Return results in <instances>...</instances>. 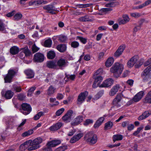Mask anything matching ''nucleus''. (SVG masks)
<instances>
[{"mask_svg": "<svg viewBox=\"0 0 151 151\" xmlns=\"http://www.w3.org/2000/svg\"><path fill=\"white\" fill-rule=\"evenodd\" d=\"M123 69V65L117 63H115L111 68L110 70L111 72L114 73V76L117 78L121 74Z\"/></svg>", "mask_w": 151, "mask_h": 151, "instance_id": "f257e3e1", "label": "nucleus"}, {"mask_svg": "<svg viewBox=\"0 0 151 151\" xmlns=\"http://www.w3.org/2000/svg\"><path fill=\"white\" fill-rule=\"evenodd\" d=\"M84 139L87 142L91 145L95 144L97 140L96 135L92 132L86 134L84 137Z\"/></svg>", "mask_w": 151, "mask_h": 151, "instance_id": "f03ea898", "label": "nucleus"}, {"mask_svg": "<svg viewBox=\"0 0 151 151\" xmlns=\"http://www.w3.org/2000/svg\"><path fill=\"white\" fill-rule=\"evenodd\" d=\"M61 143L59 140H55L49 142L47 144V147L43 148L44 151H51V147H55Z\"/></svg>", "mask_w": 151, "mask_h": 151, "instance_id": "7ed1b4c3", "label": "nucleus"}, {"mask_svg": "<svg viewBox=\"0 0 151 151\" xmlns=\"http://www.w3.org/2000/svg\"><path fill=\"white\" fill-rule=\"evenodd\" d=\"M16 73V72L13 70H9L7 74L4 76V80L5 83H10Z\"/></svg>", "mask_w": 151, "mask_h": 151, "instance_id": "20e7f679", "label": "nucleus"}, {"mask_svg": "<svg viewBox=\"0 0 151 151\" xmlns=\"http://www.w3.org/2000/svg\"><path fill=\"white\" fill-rule=\"evenodd\" d=\"M32 140H29L21 145L19 147V149L21 150H27L28 151H32L34 150V149H32Z\"/></svg>", "mask_w": 151, "mask_h": 151, "instance_id": "39448f33", "label": "nucleus"}, {"mask_svg": "<svg viewBox=\"0 0 151 151\" xmlns=\"http://www.w3.org/2000/svg\"><path fill=\"white\" fill-rule=\"evenodd\" d=\"M43 139L40 137H38L33 140L32 141V145L31 147L32 149H37L40 147V144L42 142Z\"/></svg>", "mask_w": 151, "mask_h": 151, "instance_id": "423d86ee", "label": "nucleus"}, {"mask_svg": "<svg viewBox=\"0 0 151 151\" xmlns=\"http://www.w3.org/2000/svg\"><path fill=\"white\" fill-rule=\"evenodd\" d=\"M43 139L40 137H38L33 140L32 141V145L31 147L32 149H37L40 147V144L42 142Z\"/></svg>", "mask_w": 151, "mask_h": 151, "instance_id": "0eeeda50", "label": "nucleus"}, {"mask_svg": "<svg viewBox=\"0 0 151 151\" xmlns=\"http://www.w3.org/2000/svg\"><path fill=\"white\" fill-rule=\"evenodd\" d=\"M94 78L95 79V81L92 85L93 88H96L98 86H99L100 87H104V82H102V84L100 85V84L103 80V78L102 77L98 76L96 78H95L94 76Z\"/></svg>", "mask_w": 151, "mask_h": 151, "instance_id": "6e6552de", "label": "nucleus"}, {"mask_svg": "<svg viewBox=\"0 0 151 151\" xmlns=\"http://www.w3.org/2000/svg\"><path fill=\"white\" fill-rule=\"evenodd\" d=\"M44 59V56L43 54L40 52L35 54L34 56L33 60L35 62H42Z\"/></svg>", "mask_w": 151, "mask_h": 151, "instance_id": "1a4fd4ad", "label": "nucleus"}, {"mask_svg": "<svg viewBox=\"0 0 151 151\" xmlns=\"http://www.w3.org/2000/svg\"><path fill=\"white\" fill-rule=\"evenodd\" d=\"M73 113L72 110L68 111L62 118L63 121L66 123L70 122L71 120V116Z\"/></svg>", "mask_w": 151, "mask_h": 151, "instance_id": "9d476101", "label": "nucleus"}, {"mask_svg": "<svg viewBox=\"0 0 151 151\" xmlns=\"http://www.w3.org/2000/svg\"><path fill=\"white\" fill-rule=\"evenodd\" d=\"M122 98L120 95H117L112 102L113 107H116L117 108L120 107V102Z\"/></svg>", "mask_w": 151, "mask_h": 151, "instance_id": "9b49d317", "label": "nucleus"}, {"mask_svg": "<svg viewBox=\"0 0 151 151\" xmlns=\"http://www.w3.org/2000/svg\"><path fill=\"white\" fill-rule=\"evenodd\" d=\"M138 59L139 58L137 56L132 57L127 62V66L129 68L132 67L134 64H136Z\"/></svg>", "mask_w": 151, "mask_h": 151, "instance_id": "f8f14e48", "label": "nucleus"}, {"mask_svg": "<svg viewBox=\"0 0 151 151\" xmlns=\"http://www.w3.org/2000/svg\"><path fill=\"white\" fill-rule=\"evenodd\" d=\"M120 88L121 87L119 84H117L114 86L110 91L109 95L110 96H114Z\"/></svg>", "mask_w": 151, "mask_h": 151, "instance_id": "ddd939ff", "label": "nucleus"}, {"mask_svg": "<svg viewBox=\"0 0 151 151\" xmlns=\"http://www.w3.org/2000/svg\"><path fill=\"white\" fill-rule=\"evenodd\" d=\"M88 92L87 91H85L81 93L78 96V102L81 104L83 102L88 95Z\"/></svg>", "mask_w": 151, "mask_h": 151, "instance_id": "4468645a", "label": "nucleus"}, {"mask_svg": "<svg viewBox=\"0 0 151 151\" xmlns=\"http://www.w3.org/2000/svg\"><path fill=\"white\" fill-rule=\"evenodd\" d=\"M144 95V92L141 91L137 93L133 98L135 102L139 101Z\"/></svg>", "mask_w": 151, "mask_h": 151, "instance_id": "2eb2a0df", "label": "nucleus"}, {"mask_svg": "<svg viewBox=\"0 0 151 151\" xmlns=\"http://www.w3.org/2000/svg\"><path fill=\"white\" fill-rule=\"evenodd\" d=\"M125 48V46L124 45H121L119 47L118 49L114 53V56L116 57H117L121 55Z\"/></svg>", "mask_w": 151, "mask_h": 151, "instance_id": "dca6fc26", "label": "nucleus"}, {"mask_svg": "<svg viewBox=\"0 0 151 151\" xmlns=\"http://www.w3.org/2000/svg\"><path fill=\"white\" fill-rule=\"evenodd\" d=\"M57 67L58 66L60 68L65 67L67 65V61L64 59L61 58L57 62Z\"/></svg>", "mask_w": 151, "mask_h": 151, "instance_id": "f3484780", "label": "nucleus"}, {"mask_svg": "<svg viewBox=\"0 0 151 151\" xmlns=\"http://www.w3.org/2000/svg\"><path fill=\"white\" fill-rule=\"evenodd\" d=\"M83 134L82 133H79L77 135H74L70 139V142L71 143H74L78 141L82 137Z\"/></svg>", "mask_w": 151, "mask_h": 151, "instance_id": "a211bd4d", "label": "nucleus"}, {"mask_svg": "<svg viewBox=\"0 0 151 151\" xmlns=\"http://www.w3.org/2000/svg\"><path fill=\"white\" fill-rule=\"evenodd\" d=\"M151 71V65L147 67L142 72V73L141 76H145L148 77V78H150L149 76V75L151 74V73H150Z\"/></svg>", "mask_w": 151, "mask_h": 151, "instance_id": "6ab92c4d", "label": "nucleus"}, {"mask_svg": "<svg viewBox=\"0 0 151 151\" xmlns=\"http://www.w3.org/2000/svg\"><path fill=\"white\" fill-rule=\"evenodd\" d=\"M24 54L25 56H28L31 54V52L27 47L24 48L22 49V51L19 54V56L21 58H23V56L22 55Z\"/></svg>", "mask_w": 151, "mask_h": 151, "instance_id": "aec40b11", "label": "nucleus"}, {"mask_svg": "<svg viewBox=\"0 0 151 151\" xmlns=\"http://www.w3.org/2000/svg\"><path fill=\"white\" fill-rule=\"evenodd\" d=\"M62 123L59 122L51 126L50 128V130L52 131H55L59 129L62 126Z\"/></svg>", "mask_w": 151, "mask_h": 151, "instance_id": "412c9836", "label": "nucleus"}, {"mask_svg": "<svg viewBox=\"0 0 151 151\" xmlns=\"http://www.w3.org/2000/svg\"><path fill=\"white\" fill-rule=\"evenodd\" d=\"M145 104H151V91H150L143 100Z\"/></svg>", "mask_w": 151, "mask_h": 151, "instance_id": "4be33fe9", "label": "nucleus"}, {"mask_svg": "<svg viewBox=\"0 0 151 151\" xmlns=\"http://www.w3.org/2000/svg\"><path fill=\"white\" fill-rule=\"evenodd\" d=\"M56 91V88L52 85L50 86L47 90V95L49 96H51L54 94Z\"/></svg>", "mask_w": 151, "mask_h": 151, "instance_id": "5701e85b", "label": "nucleus"}, {"mask_svg": "<svg viewBox=\"0 0 151 151\" xmlns=\"http://www.w3.org/2000/svg\"><path fill=\"white\" fill-rule=\"evenodd\" d=\"M44 9L46 10L48 12H50L52 14H55V12L53 10V6L52 5H48L43 7Z\"/></svg>", "mask_w": 151, "mask_h": 151, "instance_id": "b1692460", "label": "nucleus"}, {"mask_svg": "<svg viewBox=\"0 0 151 151\" xmlns=\"http://www.w3.org/2000/svg\"><path fill=\"white\" fill-rule=\"evenodd\" d=\"M83 119V118L82 116H78L74 119V122L72 124L74 125H77L81 122Z\"/></svg>", "mask_w": 151, "mask_h": 151, "instance_id": "393cba45", "label": "nucleus"}, {"mask_svg": "<svg viewBox=\"0 0 151 151\" xmlns=\"http://www.w3.org/2000/svg\"><path fill=\"white\" fill-rule=\"evenodd\" d=\"M56 48L60 52H63L66 50L67 47L65 44H60L57 46Z\"/></svg>", "mask_w": 151, "mask_h": 151, "instance_id": "a878e982", "label": "nucleus"}, {"mask_svg": "<svg viewBox=\"0 0 151 151\" xmlns=\"http://www.w3.org/2000/svg\"><path fill=\"white\" fill-rule=\"evenodd\" d=\"M14 93L11 90H8L5 92L4 97L7 99H10L13 96Z\"/></svg>", "mask_w": 151, "mask_h": 151, "instance_id": "bb28decb", "label": "nucleus"}, {"mask_svg": "<svg viewBox=\"0 0 151 151\" xmlns=\"http://www.w3.org/2000/svg\"><path fill=\"white\" fill-rule=\"evenodd\" d=\"M24 73L27 76V78H32L34 76V73L31 70H26L24 71Z\"/></svg>", "mask_w": 151, "mask_h": 151, "instance_id": "cd10ccee", "label": "nucleus"}, {"mask_svg": "<svg viewBox=\"0 0 151 151\" xmlns=\"http://www.w3.org/2000/svg\"><path fill=\"white\" fill-rule=\"evenodd\" d=\"M113 80L111 78H109L104 81V87H108L112 85L113 83Z\"/></svg>", "mask_w": 151, "mask_h": 151, "instance_id": "c85d7f7f", "label": "nucleus"}, {"mask_svg": "<svg viewBox=\"0 0 151 151\" xmlns=\"http://www.w3.org/2000/svg\"><path fill=\"white\" fill-rule=\"evenodd\" d=\"M19 52L18 47L16 46H14L10 49V52L12 55H16Z\"/></svg>", "mask_w": 151, "mask_h": 151, "instance_id": "c756f323", "label": "nucleus"}, {"mask_svg": "<svg viewBox=\"0 0 151 151\" xmlns=\"http://www.w3.org/2000/svg\"><path fill=\"white\" fill-rule=\"evenodd\" d=\"M47 67L51 68H57V65L55 62L50 61L47 63Z\"/></svg>", "mask_w": 151, "mask_h": 151, "instance_id": "7c9ffc66", "label": "nucleus"}, {"mask_svg": "<svg viewBox=\"0 0 151 151\" xmlns=\"http://www.w3.org/2000/svg\"><path fill=\"white\" fill-rule=\"evenodd\" d=\"M104 121V117H101L97 120L94 125V127L95 128H98L103 123Z\"/></svg>", "mask_w": 151, "mask_h": 151, "instance_id": "2f4dec72", "label": "nucleus"}, {"mask_svg": "<svg viewBox=\"0 0 151 151\" xmlns=\"http://www.w3.org/2000/svg\"><path fill=\"white\" fill-rule=\"evenodd\" d=\"M114 62V59L112 57H110L108 58L105 62V65L107 67H110L113 64Z\"/></svg>", "mask_w": 151, "mask_h": 151, "instance_id": "473e14b6", "label": "nucleus"}, {"mask_svg": "<svg viewBox=\"0 0 151 151\" xmlns=\"http://www.w3.org/2000/svg\"><path fill=\"white\" fill-rule=\"evenodd\" d=\"M22 107V109L24 110L31 111L32 109L30 105L27 103H23Z\"/></svg>", "mask_w": 151, "mask_h": 151, "instance_id": "72a5a7b5", "label": "nucleus"}, {"mask_svg": "<svg viewBox=\"0 0 151 151\" xmlns=\"http://www.w3.org/2000/svg\"><path fill=\"white\" fill-rule=\"evenodd\" d=\"M123 136L121 134H117L114 135L113 136V140L114 142L116 141L122 140L123 139Z\"/></svg>", "mask_w": 151, "mask_h": 151, "instance_id": "f704fd0d", "label": "nucleus"}, {"mask_svg": "<svg viewBox=\"0 0 151 151\" xmlns=\"http://www.w3.org/2000/svg\"><path fill=\"white\" fill-rule=\"evenodd\" d=\"M55 56V54L54 51L50 50L48 52L47 57L49 59H53Z\"/></svg>", "mask_w": 151, "mask_h": 151, "instance_id": "c9c22d12", "label": "nucleus"}, {"mask_svg": "<svg viewBox=\"0 0 151 151\" xmlns=\"http://www.w3.org/2000/svg\"><path fill=\"white\" fill-rule=\"evenodd\" d=\"M33 130L32 129H30L27 131L25 132L22 134V137H26L29 136L32 134L33 133Z\"/></svg>", "mask_w": 151, "mask_h": 151, "instance_id": "e433bc0d", "label": "nucleus"}, {"mask_svg": "<svg viewBox=\"0 0 151 151\" xmlns=\"http://www.w3.org/2000/svg\"><path fill=\"white\" fill-rule=\"evenodd\" d=\"M113 124L112 122L109 121L106 123L104 126V130H107L111 129L112 127Z\"/></svg>", "mask_w": 151, "mask_h": 151, "instance_id": "4c0bfd02", "label": "nucleus"}, {"mask_svg": "<svg viewBox=\"0 0 151 151\" xmlns=\"http://www.w3.org/2000/svg\"><path fill=\"white\" fill-rule=\"evenodd\" d=\"M35 5L38 6L41 4H46L48 3L47 1L44 0H35Z\"/></svg>", "mask_w": 151, "mask_h": 151, "instance_id": "58836bf2", "label": "nucleus"}, {"mask_svg": "<svg viewBox=\"0 0 151 151\" xmlns=\"http://www.w3.org/2000/svg\"><path fill=\"white\" fill-rule=\"evenodd\" d=\"M12 89L14 91L16 92H19L21 91L22 89L21 88L18 86L14 85L12 86Z\"/></svg>", "mask_w": 151, "mask_h": 151, "instance_id": "ea45409f", "label": "nucleus"}, {"mask_svg": "<svg viewBox=\"0 0 151 151\" xmlns=\"http://www.w3.org/2000/svg\"><path fill=\"white\" fill-rule=\"evenodd\" d=\"M52 43V41L51 39H49L45 41L44 43L45 47H51Z\"/></svg>", "mask_w": 151, "mask_h": 151, "instance_id": "a19ab883", "label": "nucleus"}, {"mask_svg": "<svg viewBox=\"0 0 151 151\" xmlns=\"http://www.w3.org/2000/svg\"><path fill=\"white\" fill-rule=\"evenodd\" d=\"M44 115V113L42 111H40L38 112L33 117L34 120H37L41 116Z\"/></svg>", "mask_w": 151, "mask_h": 151, "instance_id": "79ce46f5", "label": "nucleus"}, {"mask_svg": "<svg viewBox=\"0 0 151 151\" xmlns=\"http://www.w3.org/2000/svg\"><path fill=\"white\" fill-rule=\"evenodd\" d=\"M89 19V17L87 15H86L84 17L79 18L78 20L81 22H86L88 21Z\"/></svg>", "mask_w": 151, "mask_h": 151, "instance_id": "37998d69", "label": "nucleus"}, {"mask_svg": "<svg viewBox=\"0 0 151 151\" xmlns=\"http://www.w3.org/2000/svg\"><path fill=\"white\" fill-rule=\"evenodd\" d=\"M77 39L79 40L83 44H86L87 42V39L81 37L77 36Z\"/></svg>", "mask_w": 151, "mask_h": 151, "instance_id": "c03bdc74", "label": "nucleus"}, {"mask_svg": "<svg viewBox=\"0 0 151 151\" xmlns=\"http://www.w3.org/2000/svg\"><path fill=\"white\" fill-rule=\"evenodd\" d=\"M65 111V109L64 108H62L56 111L55 113L56 116H59L61 115L62 113Z\"/></svg>", "mask_w": 151, "mask_h": 151, "instance_id": "a18cd8bd", "label": "nucleus"}, {"mask_svg": "<svg viewBox=\"0 0 151 151\" xmlns=\"http://www.w3.org/2000/svg\"><path fill=\"white\" fill-rule=\"evenodd\" d=\"M79 45V43L77 41L72 42L71 44V46L74 48H76L78 47Z\"/></svg>", "mask_w": 151, "mask_h": 151, "instance_id": "49530a36", "label": "nucleus"}, {"mask_svg": "<svg viewBox=\"0 0 151 151\" xmlns=\"http://www.w3.org/2000/svg\"><path fill=\"white\" fill-rule=\"evenodd\" d=\"M67 149V147L66 146H60L56 149L55 151H64Z\"/></svg>", "mask_w": 151, "mask_h": 151, "instance_id": "de8ad7c7", "label": "nucleus"}, {"mask_svg": "<svg viewBox=\"0 0 151 151\" xmlns=\"http://www.w3.org/2000/svg\"><path fill=\"white\" fill-rule=\"evenodd\" d=\"M22 17V14L20 13H18L14 15V19L15 20H18L21 19Z\"/></svg>", "mask_w": 151, "mask_h": 151, "instance_id": "09e8293b", "label": "nucleus"}, {"mask_svg": "<svg viewBox=\"0 0 151 151\" xmlns=\"http://www.w3.org/2000/svg\"><path fill=\"white\" fill-rule=\"evenodd\" d=\"M130 15L132 17L136 18L139 17L141 16V14L140 13L137 12L131 13Z\"/></svg>", "mask_w": 151, "mask_h": 151, "instance_id": "8fccbe9b", "label": "nucleus"}, {"mask_svg": "<svg viewBox=\"0 0 151 151\" xmlns=\"http://www.w3.org/2000/svg\"><path fill=\"white\" fill-rule=\"evenodd\" d=\"M143 127H140L137 128V130L135 131L133 133V135L136 136L137 134H139L140 132L143 129Z\"/></svg>", "mask_w": 151, "mask_h": 151, "instance_id": "3c124183", "label": "nucleus"}, {"mask_svg": "<svg viewBox=\"0 0 151 151\" xmlns=\"http://www.w3.org/2000/svg\"><path fill=\"white\" fill-rule=\"evenodd\" d=\"M143 61L142 60L139 61L137 60V63L135 65V67L136 68H138L140 67L143 63Z\"/></svg>", "mask_w": 151, "mask_h": 151, "instance_id": "603ef678", "label": "nucleus"}, {"mask_svg": "<svg viewBox=\"0 0 151 151\" xmlns=\"http://www.w3.org/2000/svg\"><path fill=\"white\" fill-rule=\"evenodd\" d=\"M67 39V37L66 36L61 35L60 36L59 40L61 42H63L66 41Z\"/></svg>", "mask_w": 151, "mask_h": 151, "instance_id": "864d4df0", "label": "nucleus"}, {"mask_svg": "<svg viewBox=\"0 0 151 151\" xmlns=\"http://www.w3.org/2000/svg\"><path fill=\"white\" fill-rule=\"evenodd\" d=\"M35 87H33L30 89L27 94L28 96H32V92L35 89Z\"/></svg>", "mask_w": 151, "mask_h": 151, "instance_id": "5fc2aeb1", "label": "nucleus"}, {"mask_svg": "<svg viewBox=\"0 0 151 151\" xmlns=\"http://www.w3.org/2000/svg\"><path fill=\"white\" fill-rule=\"evenodd\" d=\"M26 97V96L24 94H19L17 95V98L20 100H23Z\"/></svg>", "mask_w": 151, "mask_h": 151, "instance_id": "6e6d98bb", "label": "nucleus"}, {"mask_svg": "<svg viewBox=\"0 0 151 151\" xmlns=\"http://www.w3.org/2000/svg\"><path fill=\"white\" fill-rule=\"evenodd\" d=\"M65 77H66L68 80H73L75 78V75H65Z\"/></svg>", "mask_w": 151, "mask_h": 151, "instance_id": "4d7b16f0", "label": "nucleus"}, {"mask_svg": "<svg viewBox=\"0 0 151 151\" xmlns=\"http://www.w3.org/2000/svg\"><path fill=\"white\" fill-rule=\"evenodd\" d=\"M151 3V0H147L146 1L145 3L142 4L143 8L145 6L150 4Z\"/></svg>", "mask_w": 151, "mask_h": 151, "instance_id": "13d9d810", "label": "nucleus"}, {"mask_svg": "<svg viewBox=\"0 0 151 151\" xmlns=\"http://www.w3.org/2000/svg\"><path fill=\"white\" fill-rule=\"evenodd\" d=\"M93 123L92 120L90 119H86L85 122L84 124L85 126H87L88 124H92Z\"/></svg>", "mask_w": 151, "mask_h": 151, "instance_id": "bf43d9fd", "label": "nucleus"}, {"mask_svg": "<svg viewBox=\"0 0 151 151\" xmlns=\"http://www.w3.org/2000/svg\"><path fill=\"white\" fill-rule=\"evenodd\" d=\"M39 49V48L37 47L35 44H34L33 45L32 50L33 52L34 53L37 51Z\"/></svg>", "mask_w": 151, "mask_h": 151, "instance_id": "052dcab7", "label": "nucleus"}, {"mask_svg": "<svg viewBox=\"0 0 151 151\" xmlns=\"http://www.w3.org/2000/svg\"><path fill=\"white\" fill-rule=\"evenodd\" d=\"M26 119H23L22 122L19 125L17 129L18 130H20L21 129L20 128L21 127L23 126L26 123Z\"/></svg>", "mask_w": 151, "mask_h": 151, "instance_id": "680f3d73", "label": "nucleus"}, {"mask_svg": "<svg viewBox=\"0 0 151 151\" xmlns=\"http://www.w3.org/2000/svg\"><path fill=\"white\" fill-rule=\"evenodd\" d=\"M64 97V95L62 94L58 93L57 94L56 98L58 100H61L63 99Z\"/></svg>", "mask_w": 151, "mask_h": 151, "instance_id": "e2e57ef3", "label": "nucleus"}, {"mask_svg": "<svg viewBox=\"0 0 151 151\" xmlns=\"http://www.w3.org/2000/svg\"><path fill=\"white\" fill-rule=\"evenodd\" d=\"M118 22L119 24H124L127 23L126 21L124 19H119L118 20Z\"/></svg>", "mask_w": 151, "mask_h": 151, "instance_id": "0e129e2a", "label": "nucleus"}, {"mask_svg": "<svg viewBox=\"0 0 151 151\" xmlns=\"http://www.w3.org/2000/svg\"><path fill=\"white\" fill-rule=\"evenodd\" d=\"M47 81H46L47 82H48L49 81H51L52 79H53L52 74L51 73L48 74L47 76Z\"/></svg>", "mask_w": 151, "mask_h": 151, "instance_id": "69168bd1", "label": "nucleus"}, {"mask_svg": "<svg viewBox=\"0 0 151 151\" xmlns=\"http://www.w3.org/2000/svg\"><path fill=\"white\" fill-rule=\"evenodd\" d=\"M134 126L133 124H129V123L128 127L127 129L129 130H132L134 129Z\"/></svg>", "mask_w": 151, "mask_h": 151, "instance_id": "338daca9", "label": "nucleus"}, {"mask_svg": "<svg viewBox=\"0 0 151 151\" xmlns=\"http://www.w3.org/2000/svg\"><path fill=\"white\" fill-rule=\"evenodd\" d=\"M123 19L125 20L126 22L127 23L130 20V19L129 17L126 14L124 15L123 16Z\"/></svg>", "mask_w": 151, "mask_h": 151, "instance_id": "774afa93", "label": "nucleus"}]
</instances>
